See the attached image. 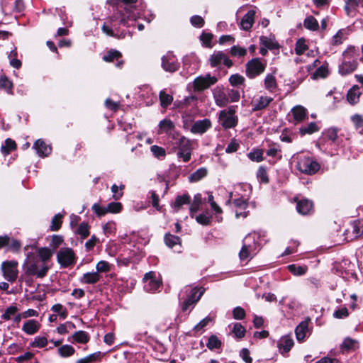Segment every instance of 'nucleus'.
I'll return each mask as SVG.
<instances>
[{
	"label": "nucleus",
	"mask_w": 363,
	"mask_h": 363,
	"mask_svg": "<svg viewBox=\"0 0 363 363\" xmlns=\"http://www.w3.org/2000/svg\"><path fill=\"white\" fill-rule=\"evenodd\" d=\"M233 332L237 337L241 338L245 336V329L240 323H237L233 326Z\"/></svg>",
	"instance_id": "nucleus-56"
},
{
	"label": "nucleus",
	"mask_w": 363,
	"mask_h": 363,
	"mask_svg": "<svg viewBox=\"0 0 363 363\" xmlns=\"http://www.w3.org/2000/svg\"><path fill=\"white\" fill-rule=\"evenodd\" d=\"M143 281L145 283L144 288L147 291H155L160 286V282L156 279L154 272L146 273L144 276Z\"/></svg>",
	"instance_id": "nucleus-11"
},
{
	"label": "nucleus",
	"mask_w": 363,
	"mask_h": 363,
	"mask_svg": "<svg viewBox=\"0 0 363 363\" xmlns=\"http://www.w3.org/2000/svg\"><path fill=\"white\" fill-rule=\"evenodd\" d=\"M260 42L264 46L269 50H272L278 47V45L276 42L265 36L260 37Z\"/></svg>",
	"instance_id": "nucleus-49"
},
{
	"label": "nucleus",
	"mask_w": 363,
	"mask_h": 363,
	"mask_svg": "<svg viewBox=\"0 0 363 363\" xmlns=\"http://www.w3.org/2000/svg\"><path fill=\"white\" fill-rule=\"evenodd\" d=\"M221 345V342L218 339V337L215 335H211L208 338V342L207 343V347L210 350L219 348Z\"/></svg>",
	"instance_id": "nucleus-51"
},
{
	"label": "nucleus",
	"mask_w": 363,
	"mask_h": 363,
	"mask_svg": "<svg viewBox=\"0 0 363 363\" xmlns=\"http://www.w3.org/2000/svg\"><path fill=\"white\" fill-rule=\"evenodd\" d=\"M160 99L161 106L165 108L171 104L173 97L171 95L166 94L164 91H162L160 93Z\"/></svg>",
	"instance_id": "nucleus-36"
},
{
	"label": "nucleus",
	"mask_w": 363,
	"mask_h": 363,
	"mask_svg": "<svg viewBox=\"0 0 363 363\" xmlns=\"http://www.w3.org/2000/svg\"><path fill=\"white\" fill-rule=\"evenodd\" d=\"M255 11L250 10L242 18L240 26L242 29L249 30L255 22Z\"/></svg>",
	"instance_id": "nucleus-16"
},
{
	"label": "nucleus",
	"mask_w": 363,
	"mask_h": 363,
	"mask_svg": "<svg viewBox=\"0 0 363 363\" xmlns=\"http://www.w3.org/2000/svg\"><path fill=\"white\" fill-rule=\"evenodd\" d=\"M281 152V149L279 148V145H277L275 144L269 145V148L267 150V155L269 157H278L279 160H281L282 156L278 155L279 153Z\"/></svg>",
	"instance_id": "nucleus-40"
},
{
	"label": "nucleus",
	"mask_w": 363,
	"mask_h": 363,
	"mask_svg": "<svg viewBox=\"0 0 363 363\" xmlns=\"http://www.w3.org/2000/svg\"><path fill=\"white\" fill-rule=\"evenodd\" d=\"M289 271L295 276H301L306 273L308 267L306 266H298L290 264L288 267Z\"/></svg>",
	"instance_id": "nucleus-29"
},
{
	"label": "nucleus",
	"mask_w": 363,
	"mask_h": 363,
	"mask_svg": "<svg viewBox=\"0 0 363 363\" xmlns=\"http://www.w3.org/2000/svg\"><path fill=\"white\" fill-rule=\"evenodd\" d=\"M296 208L299 213L306 215L312 210L313 203L307 199L301 200L297 203Z\"/></svg>",
	"instance_id": "nucleus-22"
},
{
	"label": "nucleus",
	"mask_w": 363,
	"mask_h": 363,
	"mask_svg": "<svg viewBox=\"0 0 363 363\" xmlns=\"http://www.w3.org/2000/svg\"><path fill=\"white\" fill-rule=\"evenodd\" d=\"M150 150L154 156L157 158L160 157H164L166 155L165 150L163 147L157 145H152Z\"/></svg>",
	"instance_id": "nucleus-58"
},
{
	"label": "nucleus",
	"mask_w": 363,
	"mask_h": 363,
	"mask_svg": "<svg viewBox=\"0 0 363 363\" xmlns=\"http://www.w3.org/2000/svg\"><path fill=\"white\" fill-rule=\"evenodd\" d=\"M360 96L359 89L358 86H354L348 91L347 99L351 104H355L358 102Z\"/></svg>",
	"instance_id": "nucleus-24"
},
{
	"label": "nucleus",
	"mask_w": 363,
	"mask_h": 363,
	"mask_svg": "<svg viewBox=\"0 0 363 363\" xmlns=\"http://www.w3.org/2000/svg\"><path fill=\"white\" fill-rule=\"evenodd\" d=\"M266 65L262 63L259 58H253L246 64V75L253 79L263 73L265 70Z\"/></svg>",
	"instance_id": "nucleus-5"
},
{
	"label": "nucleus",
	"mask_w": 363,
	"mask_h": 363,
	"mask_svg": "<svg viewBox=\"0 0 363 363\" xmlns=\"http://www.w3.org/2000/svg\"><path fill=\"white\" fill-rule=\"evenodd\" d=\"M164 242L168 247H173L174 245L180 244V238L173 235H166Z\"/></svg>",
	"instance_id": "nucleus-44"
},
{
	"label": "nucleus",
	"mask_w": 363,
	"mask_h": 363,
	"mask_svg": "<svg viewBox=\"0 0 363 363\" xmlns=\"http://www.w3.org/2000/svg\"><path fill=\"white\" fill-rule=\"evenodd\" d=\"M16 147V143L13 140L8 138L5 141V145L1 147V151L4 155H8L11 150H14Z\"/></svg>",
	"instance_id": "nucleus-43"
},
{
	"label": "nucleus",
	"mask_w": 363,
	"mask_h": 363,
	"mask_svg": "<svg viewBox=\"0 0 363 363\" xmlns=\"http://www.w3.org/2000/svg\"><path fill=\"white\" fill-rule=\"evenodd\" d=\"M230 53L233 57H244L247 54V50L245 48L238 45H234L231 48Z\"/></svg>",
	"instance_id": "nucleus-41"
},
{
	"label": "nucleus",
	"mask_w": 363,
	"mask_h": 363,
	"mask_svg": "<svg viewBox=\"0 0 363 363\" xmlns=\"http://www.w3.org/2000/svg\"><path fill=\"white\" fill-rule=\"evenodd\" d=\"M48 340L47 338L44 336L42 337H36L34 341L32 342L31 345L34 347L42 348L47 345Z\"/></svg>",
	"instance_id": "nucleus-53"
},
{
	"label": "nucleus",
	"mask_w": 363,
	"mask_h": 363,
	"mask_svg": "<svg viewBox=\"0 0 363 363\" xmlns=\"http://www.w3.org/2000/svg\"><path fill=\"white\" fill-rule=\"evenodd\" d=\"M121 57V53L117 50H110L103 57L106 62H113L114 60H118Z\"/></svg>",
	"instance_id": "nucleus-42"
},
{
	"label": "nucleus",
	"mask_w": 363,
	"mask_h": 363,
	"mask_svg": "<svg viewBox=\"0 0 363 363\" xmlns=\"http://www.w3.org/2000/svg\"><path fill=\"white\" fill-rule=\"evenodd\" d=\"M77 233L81 235L82 238H86L89 235V227L86 223H82L78 228Z\"/></svg>",
	"instance_id": "nucleus-52"
},
{
	"label": "nucleus",
	"mask_w": 363,
	"mask_h": 363,
	"mask_svg": "<svg viewBox=\"0 0 363 363\" xmlns=\"http://www.w3.org/2000/svg\"><path fill=\"white\" fill-rule=\"evenodd\" d=\"M107 209L109 213H119L122 209V205L118 202H111L107 205Z\"/></svg>",
	"instance_id": "nucleus-60"
},
{
	"label": "nucleus",
	"mask_w": 363,
	"mask_h": 363,
	"mask_svg": "<svg viewBox=\"0 0 363 363\" xmlns=\"http://www.w3.org/2000/svg\"><path fill=\"white\" fill-rule=\"evenodd\" d=\"M349 315V312L347 308L343 307L335 311L333 313V316L336 318L341 319L345 318Z\"/></svg>",
	"instance_id": "nucleus-64"
},
{
	"label": "nucleus",
	"mask_w": 363,
	"mask_h": 363,
	"mask_svg": "<svg viewBox=\"0 0 363 363\" xmlns=\"http://www.w3.org/2000/svg\"><path fill=\"white\" fill-rule=\"evenodd\" d=\"M62 215L60 213L56 214L52 219V223L50 225V230L52 231H57L61 228L62 223Z\"/></svg>",
	"instance_id": "nucleus-35"
},
{
	"label": "nucleus",
	"mask_w": 363,
	"mask_h": 363,
	"mask_svg": "<svg viewBox=\"0 0 363 363\" xmlns=\"http://www.w3.org/2000/svg\"><path fill=\"white\" fill-rule=\"evenodd\" d=\"M52 252L47 248V247H42L39 248L38 250V256L34 257L35 259H42L46 263V262L52 257Z\"/></svg>",
	"instance_id": "nucleus-30"
},
{
	"label": "nucleus",
	"mask_w": 363,
	"mask_h": 363,
	"mask_svg": "<svg viewBox=\"0 0 363 363\" xmlns=\"http://www.w3.org/2000/svg\"><path fill=\"white\" fill-rule=\"evenodd\" d=\"M296 167L301 172L310 175L315 174L320 169L319 164L308 157H301Z\"/></svg>",
	"instance_id": "nucleus-3"
},
{
	"label": "nucleus",
	"mask_w": 363,
	"mask_h": 363,
	"mask_svg": "<svg viewBox=\"0 0 363 363\" xmlns=\"http://www.w3.org/2000/svg\"><path fill=\"white\" fill-rule=\"evenodd\" d=\"M50 267L42 259L29 257L25 264V272L27 275L33 276L37 278L44 277Z\"/></svg>",
	"instance_id": "nucleus-1"
},
{
	"label": "nucleus",
	"mask_w": 363,
	"mask_h": 363,
	"mask_svg": "<svg viewBox=\"0 0 363 363\" xmlns=\"http://www.w3.org/2000/svg\"><path fill=\"white\" fill-rule=\"evenodd\" d=\"M101 279V275L96 272H87L83 274L80 278L79 281L82 284H94L97 283Z\"/></svg>",
	"instance_id": "nucleus-17"
},
{
	"label": "nucleus",
	"mask_w": 363,
	"mask_h": 363,
	"mask_svg": "<svg viewBox=\"0 0 363 363\" xmlns=\"http://www.w3.org/2000/svg\"><path fill=\"white\" fill-rule=\"evenodd\" d=\"M18 262L16 261L4 262L1 264L3 275L10 282L16 281L18 271L17 269Z\"/></svg>",
	"instance_id": "nucleus-7"
},
{
	"label": "nucleus",
	"mask_w": 363,
	"mask_h": 363,
	"mask_svg": "<svg viewBox=\"0 0 363 363\" xmlns=\"http://www.w3.org/2000/svg\"><path fill=\"white\" fill-rule=\"evenodd\" d=\"M265 89L269 92H274L277 88L275 76L272 74H268L264 81Z\"/></svg>",
	"instance_id": "nucleus-23"
},
{
	"label": "nucleus",
	"mask_w": 363,
	"mask_h": 363,
	"mask_svg": "<svg viewBox=\"0 0 363 363\" xmlns=\"http://www.w3.org/2000/svg\"><path fill=\"white\" fill-rule=\"evenodd\" d=\"M34 148L36 150L37 153L40 157H45L50 154L51 147L47 145L42 140H38L34 143Z\"/></svg>",
	"instance_id": "nucleus-18"
},
{
	"label": "nucleus",
	"mask_w": 363,
	"mask_h": 363,
	"mask_svg": "<svg viewBox=\"0 0 363 363\" xmlns=\"http://www.w3.org/2000/svg\"><path fill=\"white\" fill-rule=\"evenodd\" d=\"M40 325L35 320H29L24 323L22 330L28 335H33L40 329Z\"/></svg>",
	"instance_id": "nucleus-19"
},
{
	"label": "nucleus",
	"mask_w": 363,
	"mask_h": 363,
	"mask_svg": "<svg viewBox=\"0 0 363 363\" xmlns=\"http://www.w3.org/2000/svg\"><path fill=\"white\" fill-rule=\"evenodd\" d=\"M96 272H107L110 270V264L106 261H100L96 264Z\"/></svg>",
	"instance_id": "nucleus-63"
},
{
	"label": "nucleus",
	"mask_w": 363,
	"mask_h": 363,
	"mask_svg": "<svg viewBox=\"0 0 363 363\" xmlns=\"http://www.w3.org/2000/svg\"><path fill=\"white\" fill-rule=\"evenodd\" d=\"M292 113L296 121H301L306 116V110L301 106H297L292 109Z\"/></svg>",
	"instance_id": "nucleus-31"
},
{
	"label": "nucleus",
	"mask_w": 363,
	"mask_h": 363,
	"mask_svg": "<svg viewBox=\"0 0 363 363\" xmlns=\"http://www.w3.org/2000/svg\"><path fill=\"white\" fill-rule=\"evenodd\" d=\"M209 62L213 67L219 66L222 62L227 67H230L233 65V62L221 51L216 52L211 55Z\"/></svg>",
	"instance_id": "nucleus-10"
},
{
	"label": "nucleus",
	"mask_w": 363,
	"mask_h": 363,
	"mask_svg": "<svg viewBox=\"0 0 363 363\" xmlns=\"http://www.w3.org/2000/svg\"><path fill=\"white\" fill-rule=\"evenodd\" d=\"M308 321H302L296 328L295 333L296 335V338L298 341L303 340L306 334L308 331Z\"/></svg>",
	"instance_id": "nucleus-25"
},
{
	"label": "nucleus",
	"mask_w": 363,
	"mask_h": 363,
	"mask_svg": "<svg viewBox=\"0 0 363 363\" xmlns=\"http://www.w3.org/2000/svg\"><path fill=\"white\" fill-rule=\"evenodd\" d=\"M213 95L216 104L220 107H224L229 103L228 95L223 87L216 86L213 90Z\"/></svg>",
	"instance_id": "nucleus-12"
},
{
	"label": "nucleus",
	"mask_w": 363,
	"mask_h": 363,
	"mask_svg": "<svg viewBox=\"0 0 363 363\" xmlns=\"http://www.w3.org/2000/svg\"><path fill=\"white\" fill-rule=\"evenodd\" d=\"M159 126L162 131L166 133L172 130L174 128L173 122L169 119H164L160 121Z\"/></svg>",
	"instance_id": "nucleus-50"
},
{
	"label": "nucleus",
	"mask_w": 363,
	"mask_h": 363,
	"mask_svg": "<svg viewBox=\"0 0 363 363\" xmlns=\"http://www.w3.org/2000/svg\"><path fill=\"white\" fill-rule=\"evenodd\" d=\"M235 112L233 106L230 107L228 110H223L220 112L219 121L224 128H231L237 125L238 118L235 116Z\"/></svg>",
	"instance_id": "nucleus-4"
},
{
	"label": "nucleus",
	"mask_w": 363,
	"mask_h": 363,
	"mask_svg": "<svg viewBox=\"0 0 363 363\" xmlns=\"http://www.w3.org/2000/svg\"><path fill=\"white\" fill-rule=\"evenodd\" d=\"M162 67L167 72H174L179 69V65L174 56L167 55L162 58Z\"/></svg>",
	"instance_id": "nucleus-13"
},
{
	"label": "nucleus",
	"mask_w": 363,
	"mask_h": 363,
	"mask_svg": "<svg viewBox=\"0 0 363 363\" xmlns=\"http://www.w3.org/2000/svg\"><path fill=\"white\" fill-rule=\"evenodd\" d=\"M198 290L196 289H192L191 290L189 297L183 302L182 305V309L183 311H187L191 306L194 305L201 298L203 291H201L198 296L196 294Z\"/></svg>",
	"instance_id": "nucleus-15"
},
{
	"label": "nucleus",
	"mask_w": 363,
	"mask_h": 363,
	"mask_svg": "<svg viewBox=\"0 0 363 363\" xmlns=\"http://www.w3.org/2000/svg\"><path fill=\"white\" fill-rule=\"evenodd\" d=\"M72 338L74 341L82 344L86 343L89 340L87 333L82 330L74 333L72 335Z\"/></svg>",
	"instance_id": "nucleus-33"
},
{
	"label": "nucleus",
	"mask_w": 363,
	"mask_h": 363,
	"mask_svg": "<svg viewBox=\"0 0 363 363\" xmlns=\"http://www.w3.org/2000/svg\"><path fill=\"white\" fill-rule=\"evenodd\" d=\"M13 87L12 82L5 76L0 77V89H4L7 92H11Z\"/></svg>",
	"instance_id": "nucleus-45"
},
{
	"label": "nucleus",
	"mask_w": 363,
	"mask_h": 363,
	"mask_svg": "<svg viewBox=\"0 0 363 363\" xmlns=\"http://www.w3.org/2000/svg\"><path fill=\"white\" fill-rule=\"evenodd\" d=\"M233 318L236 320H242L245 316V311L241 307H235L233 311Z\"/></svg>",
	"instance_id": "nucleus-62"
},
{
	"label": "nucleus",
	"mask_w": 363,
	"mask_h": 363,
	"mask_svg": "<svg viewBox=\"0 0 363 363\" xmlns=\"http://www.w3.org/2000/svg\"><path fill=\"white\" fill-rule=\"evenodd\" d=\"M101 356V352H95L94 354H89L86 357L79 359L77 361V363H91L93 362L96 361Z\"/></svg>",
	"instance_id": "nucleus-48"
},
{
	"label": "nucleus",
	"mask_w": 363,
	"mask_h": 363,
	"mask_svg": "<svg viewBox=\"0 0 363 363\" xmlns=\"http://www.w3.org/2000/svg\"><path fill=\"white\" fill-rule=\"evenodd\" d=\"M207 169L205 167H201L191 174L189 177V180L191 182H197L201 179L204 178L207 175Z\"/></svg>",
	"instance_id": "nucleus-27"
},
{
	"label": "nucleus",
	"mask_w": 363,
	"mask_h": 363,
	"mask_svg": "<svg viewBox=\"0 0 363 363\" xmlns=\"http://www.w3.org/2000/svg\"><path fill=\"white\" fill-rule=\"evenodd\" d=\"M229 82L233 86L242 84L245 82V78L240 74H233L229 78Z\"/></svg>",
	"instance_id": "nucleus-57"
},
{
	"label": "nucleus",
	"mask_w": 363,
	"mask_h": 363,
	"mask_svg": "<svg viewBox=\"0 0 363 363\" xmlns=\"http://www.w3.org/2000/svg\"><path fill=\"white\" fill-rule=\"evenodd\" d=\"M202 203V198L200 194H196L194 197L193 202L190 206L191 213H196L199 211L201 204Z\"/></svg>",
	"instance_id": "nucleus-39"
},
{
	"label": "nucleus",
	"mask_w": 363,
	"mask_h": 363,
	"mask_svg": "<svg viewBox=\"0 0 363 363\" xmlns=\"http://www.w3.org/2000/svg\"><path fill=\"white\" fill-rule=\"evenodd\" d=\"M294 345V340L288 337H283L278 342V347L281 353L288 352Z\"/></svg>",
	"instance_id": "nucleus-21"
},
{
	"label": "nucleus",
	"mask_w": 363,
	"mask_h": 363,
	"mask_svg": "<svg viewBox=\"0 0 363 363\" xmlns=\"http://www.w3.org/2000/svg\"><path fill=\"white\" fill-rule=\"evenodd\" d=\"M57 351L62 357H69L74 354L75 350L69 345H64L60 347Z\"/></svg>",
	"instance_id": "nucleus-28"
},
{
	"label": "nucleus",
	"mask_w": 363,
	"mask_h": 363,
	"mask_svg": "<svg viewBox=\"0 0 363 363\" xmlns=\"http://www.w3.org/2000/svg\"><path fill=\"white\" fill-rule=\"evenodd\" d=\"M177 156L182 158L184 162L191 159V145L190 141L184 137H182L179 140Z\"/></svg>",
	"instance_id": "nucleus-8"
},
{
	"label": "nucleus",
	"mask_w": 363,
	"mask_h": 363,
	"mask_svg": "<svg viewBox=\"0 0 363 363\" xmlns=\"http://www.w3.org/2000/svg\"><path fill=\"white\" fill-rule=\"evenodd\" d=\"M263 155L264 150L262 149L255 148L247 154V157L253 162H260L264 160Z\"/></svg>",
	"instance_id": "nucleus-26"
},
{
	"label": "nucleus",
	"mask_w": 363,
	"mask_h": 363,
	"mask_svg": "<svg viewBox=\"0 0 363 363\" xmlns=\"http://www.w3.org/2000/svg\"><path fill=\"white\" fill-rule=\"evenodd\" d=\"M196 220L203 225H208L211 223V217L207 214H200L196 216Z\"/></svg>",
	"instance_id": "nucleus-61"
},
{
	"label": "nucleus",
	"mask_w": 363,
	"mask_h": 363,
	"mask_svg": "<svg viewBox=\"0 0 363 363\" xmlns=\"http://www.w3.org/2000/svg\"><path fill=\"white\" fill-rule=\"evenodd\" d=\"M357 6L358 3L357 0H347L345 9L347 16H354V12Z\"/></svg>",
	"instance_id": "nucleus-38"
},
{
	"label": "nucleus",
	"mask_w": 363,
	"mask_h": 363,
	"mask_svg": "<svg viewBox=\"0 0 363 363\" xmlns=\"http://www.w3.org/2000/svg\"><path fill=\"white\" fill-rule=\"evenodd\" d=\"M57 259L63 267H67L75 264V255L71 248H61L57 254Z\"/></svg>",
	"instance_id": "nucleus-6"
},
{
	"label": "nucleus",
	"mask_w": 363,
	"mask_h": 363,
	"mask_svg": "<svg viewBox=\"0 0 363 363\" xmlns=\"http://www.w3.org/2000/svg\"><path fill=\"white\" fill-rule=\"evenodd\" d=\"M257 177L262 183H269V177L267 174V169L264 166H260L257 172Z\"/></svg>",
	"instance_id": "nucleus-34"
},
{
	"label": "nucleus",
	"mask_w": 363,
	"mask_h": 363,
	"mask_svg": "<svg viewBox=\"0 0 363 363\" xmlns=\"http://www.w3.org/2000/svg\"><path fill=\"white\" fill-rule=\"evenodd\" d=\"M217 81L218 79L216 77L208 74L204 77H196L194 81V87L196 90L201 91L215 84Z\"/></svg>",
	"instance_id": "nucleus-9"
},
{
	"label": "nucleus",
	"mask_w": 363,
	"mask_h": 363,
	"mask_svg": "<svg viewBox=\"0 0 363 363\" xmlns=\"http://www.w3.org/2000/svg\"><path fill=\"white\" fill-rule=\"evenodd\" d=\"M356 129L359 130L360 133H363V117L361 115L355 114L351 118Z\"/></svg>",
	"instance_id": "nucleus-47"
},
{
	"label": "nucleus",
	"mask_w": 363,
	"mask_h": 363,
	"mask_svg": "<svg viewBox=\"0 0 363 363\" xmlns=\"http://www.w3.org/2000/svg\"><path fill=\"white\" fill-rule=\"evenodd\" d=\"M307 49L308 46L305 44V40L303 39H299L296 42L295 50L297 55H302Z\"/></svg>",
	"instance_id": "nucleus-54"
},
{
	"label": "nucleus",
	"mask_w": 363,
	"mask_h": 363,
	"mask_svg": "<svg viewBox=\"0 0 363 363\" xmlns=\"http://www.w3.org/2000/svg\"><path fill=\"white\" fill-rule=\"evenodd\" d=\"M328 68L323 65L318 67L315 72L313 74V78L317 79V78H324L328 75Z\"/></svg>",
	"instance_id": "nucleus-55"
},
{
	"label": "nucleus",
	"mask_w": 363,
	"mask_h": 363,
	"mask_svg": "<svg viewBox=\"0 0 363 363\" xmlns=\"http://www.w3.org/2000/svg\"><path fill=\"white\" fill-rule=\"evenodd\" d=\"M124 188V185H121L120 186H118L116 184H113L111 186V191L113 193V199L118 200L123 196V190Z\"/></svg>",
	"instance_id": "nucleus-46"
},
{
	"label": "nucleus",
	"mask_w": 363,
	"mask_h": 363,
	"mask_svg": "<svg viewBox=\"0 0 363 363\" xmlns=\"http://www.w3.org/2000/svg\"><path fill=\"white\" fill-rule=\"evenodd\" d=\"M355 50L354 47L348 48L343 52V62L339 66V72L342 75H346L354 72L358 65L354 56Z\"/></svg>",
	"instance_id": "nucleus-2"
},
{
	"label": "nucleus",
	"mask_w": 363,
	"mask_h": 363,
	"mask_svg": "<svg viewBox=\"0 0 363 363\" xmlns=\"http://www.w3.org/2000/svg\"><path fill=\"white\" fill-rule=\"evenodd\" d=\"M18 308L15 306H11L9 308H7L4 312V313L2 315V318L4 320H9L11 319L12 315H14L17 312Z\"/></svg>",
	"instance_id": "nucleus-59"
},
{
	"label": "nucleus",
	"mask_w": 363,
	"mask_h": 363,
	"mask_svg": "<svg viewBox=\"0 0 363 363\" xmlns=\"http://www.w3.org/2000/svg\"><path fill=\"white\" fill-rule=\"evenodd\" d=\"M189 201L190 196L189 195L184 194L178 196L175 199L173 207L175 208L176 211H177L182 206L189 203Z\"/></svg>",
	"instance_id": "nucleus-32"
},
{
	"label": "nucleus",
	"mask_w": 363,
	"mask_h": 363,
	"mask_svg": "<svg viewBox=\"0 0 363 363\" xmlns=\"http://www.w3.org/2000/svg\"><path fill=\"white\" fill-rule=\"evenodd\" d=\"M273 99L269 96H260L257 100L254 101L252 110L254 111H259L266 108L272 101Z\"/></svg>",
	"instance_id": "nucleus-20"
},
{
	"label": "nucleus",
	"mask_w": 363,
	"mask_h": 363,
	"mask_svg": "<svg viewBox=\"0 0 363 363\" xmlns=\"http://www.w3.org/2000/svg\"><path fill=\"white\" fill-rule=\"evenodd\" d=\"M211 126L209 119L205 118L196 121L191 128V131L195 134H203Z\"/></svg>",
	"instance_id": "nucleus-14"
},
{
	"label": "nucleus",
	"mask_w": 363,
	"mask_h": 363,
	"mask_svg": "<svg viewBox=\"0 0 363 363\" xmlns=\"http://www.w3.org/2000/svg\"><path fill=\"white\" fill-rule=\"evenodd\" d=\"M304 26L312 30H315L318 28V23L313 16H308L304 21Z\"/></svg>",
	"instance_id": "nucleus-37"
}]
</instances>
